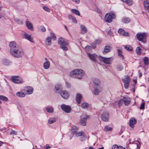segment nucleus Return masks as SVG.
Segmentation results:
<instances>
[{
	"label": "nucleus",
	"instance_id": "obj_64",
	"mask_svg": "<svg viewBox=\"0 0 149 149\" xmlns=\"http://www.w3.org/2000/svg\"><path fill=\"white\" fill-rule=\"evenodd\" d=\"M118 55H120V54H121V50L120 49H118Z\"/></svg>",
	"mask_w": 149,
	"mask_h": 149
},
{
	"label": "nucleus",
	"instance_id": "obj_39",
	"mask_svg": "<svg viewBox=\"0 0 149 149\" xmlns=\"http://www.w3.org/2000/svg\"><path fill=\"white\" fill-rule=\"evenodd\" d=\"M77 129L76 127H72L71 130V132L73 135H75L77 132Z\"/></svg>",
	"mask_w": 149,
	"mask_h": 149
},
{
	"label": "nucleus",
	"instance_id": "obj_33",
	"mask_svg": "<svg viewBox=\"0 0 149 149\" xmlns=\"http://www.w3.org/2000/svg\"><path fill=\"white\" fill-rule=\"evenodd\" d=\"M51 37H49L47 38L45 43L47 46H49L51 44Z\"/></svg>",
	"mask_w": 149,
	"mask_h": 149
},
{
	"label": "nucleus",
	"instance_id": "obj_34",
	"mask_svg": "<svg viewBox=\"0 0 149 149\" xmlns=\"http://www.w3.org/2000/svg\"><path fill=\"white\" fill-rule=\"evenodd\" d=\"M71 11L73 13L78 16H80V15L79 11L76 9H72L71 10Z\"/></svg>",
	"mask_w": 149,
	"mask_h": 149
},
{
	"label": "nucleus",
	"instance_id": "obj_30",
	"mask_svg": "<svg viewBox=\"0 0 149 149\" xmlns=\"http://www.w3.org/2000/svg\"><path fill=\"white\" fill-rule=\"evenodd\" d=\"M2 62L3 65H10L11 62L6 59H4L2 60Z\"/></svg>",
	"mask_w": 149,
	"mask_h": 149
},
{
	"label": "nucleus",
	"instance_id": "obj_42",
	"mask_svg": "<svg viewBox=\"0 0 149 149\" xmlns=\"http://www.w3.org/2000/svg\"><path fill=\"white\" fill-rule=\"evenodd\" d=\"M50 36L51 38H52V39L54 40H55L56 39V37L55 35L52 33H50Z\"/></svg>",
	"mask_w": 149,
	"mask_h": 149
},
{
	"label": "nucleus",
	"instance_id": "obj_8",
	"mask_svg": "<svg viewBox=\"0 0 149 149\" xmlns=\"http://www.w3.org/2000/svg\"><path fill=\"white\" fill-rule=\"evenodd\" d=\"M61 109L66 113H69L71 112V108L70 107L64 104H62L61 106Z\"/></svg>",
	"mask_w": 149,
	"mask_h": 149
},
{
	"label": "nucleus",
	"instance_id": "obj_25",
	"mask_svg": "<svg viewBox=\"0 0 149 149\" xmlns=\"http://www.w3.org/2000/svg\"><path fill=\"white\" fill-rule=\"evenodd\" d=\"M24 37L26 39L29 41L31 42H33V39L31 37V35L28 34L26 33H25L24 34Z\"/></svg>",
	"mask_w": 149,
	"mask_h": 149
},
{
	"label": "nucleus",
	"instance_id": "obj_29",
	"mask_svg": "<svg viewBox=\"0 0 149 149\" xmlns=\"http://www.w3.org/2000/svg\"><path fill=\"white\" fill-rule=\"evenodd\" d=\"M111 49V47L109 46H106L104 47V51L103 53L104 54V53H107L110 52Z\"/></svg>",
	"mask_w": 149,
	"mask_h": 149
},
{
	"label": "nucleus",
	"instance_id": "obj_60",
	"mask_svg": "<svg viewBox=\"0 0 149 149\" xmlns=\"http://www.w3.org/2000/svg\"><path fill=\"white\" fill-rule=\"evenodd\" d=\"M72 20L73 22L76 23H77V20L74 17H73Z\"/></svg>",
	"mask_w": 149,
	"mask_h": 149
},
{
	"label": "nucleus",
	"instance_id": "obj_37",
	"mask_svg": "<svg viewBox=\"0 0 149 149\" xmlns=\"http://www.w3.org/2000/svg\"><path fill=\"white\" fill-rule=\"evenodd\" d=\"M122 21L124 23H128L130 22V19L128 18H124L122 19Z\"/></svg>",
	"mask_w": 149,
	"mask_h": 149
},
{
	"label": "nucleus",
	"instance_id": "obj_51",
	"mask_svg": "<svg viewBox=\"0 0 149 149\" xmlns=\"http://www.w3.org/2000/svg\"><path fill=\"white\" fill-rule=\"evenodd\" d=\"M124 30L122 29H120L118 30V33L120 35H122L124 32Z\"/></svg>",
	"mask_w": 149,
	"mask_h": 149
},
{
	"label": "nucleus",
	"instance_id": "obj_24",
	"mask_svg": "<svg viewBox=\"0 0 149 149\" xmlns=\"http://www.w3.org/2000/svg\"><path fill=\"white\" fill-rule=\"evenodd\" d=\"M81 29V33L82 34H84L87 31V30L86 27L82 24L80 25Z\"/></svg>",
	"mask_w": 149,
	"mask_h": 149
},
{
	"label": "nucleus",
	"instance_id": "obj_49",
	"mask_svg": "<svg viewBox=\"0 0 149 149\" xmlns=\"http://www.w3.org/2000/svg\"><path fill=\"white\" fill-rule=\"evenodd\" d=\"M42 8L43 9L45 10V11L48 12H50V10L47 7L45 6H43L42 7Z\"/></svg>",
	"mask_w": 149,
	"mask_h": 149
},
{
	"label": "nucleus",
	"instance_id": "obj_28",
	"mask_svg": "<svg viewBox=\"0 0 149 149\" xmlns=\"http://www.w3.org/2000/svg\"><path fill=\"white\" fill-rule=\"evenodd\" d=\"M122 80L124 83H129L131 81L130 77L127 75L125 76V78Z\"/></svg>",
	"mask_w": 149,
	"mask_h": 149
},
{
	"label": "nucleus",
	"instance_id": "obj_43",
	"mask_svg": "<svg viewBox=\"0 0 149 149\" xmlns=\"http://www.w3.org/2000/svg\"><path fill=\"white\" fill-rule=\"evenodd\" d=\"M117 70L119 71H121L123 69V66L120 64L118 65L117 66Z\"/></svg>",
	"mask_w": 149,
	"mask_h": 149
},
{
	"label": "nucleus",
	"instance_id": "obj_56",
	"mask_svg": "<svg viewBox=\"0 0 149 149\" xmlns=\"http://www.w3.org/2000/svg\"><path fill=\"white\" fill-rule=\"evenodd\" d=\"M96 45L97 44L94 43H94H92L91 44V46L94 49H95L96 47Z\"/></svg>",
	"mask_w": 149,
	"mask_h": 149
},
{
	"label": "nucleus",
	"instance_id": "obj_32",
	"mask_svg": "<svg viewBox=\"0 0 149 149\" xmlns=\"http://www.w3.org/2000/svg\"><path fill=\"white\" fill-rule=\"evenodd\" d=\"M19 97H25V94L22 91L18 92L16 94Z\"/></svg>",
	"mask_w": 149,
	"mask_h": 149
},
{
	"label": "nucleus",
	"instance_id": "obj_63",
	"mask_svg": "<svg viewBox=\"0 0 149 149\" xmlns=\"http://www.w3.org/2000/svg\"><path fill=\"white\" fill-rule=\"evenodd\" d=\"M17 23L18 24H23V23L22 22V21L20 19L19 20V21Z\"/></svg>",
	"mask_w": 149,
	"mask_h": 149
},
{
	"label": "nucleus",
	"instance_id": "obj_55",
	"mask_svg": "<svg viewBox=\"0 0 149 149\" xmlns=\"http://www.w3.org/2000/svg\"><path fill=\"white\" fill-rule=\"evenodd\" d=\"M70 84L68 82H65V86L66 88H69L70 86Z\"/></svg>",
	"mask_w": 149,
	"mask_h": 149
},
{
	"label": "nucleus",
	"instance_id": "obj_16",
	"mask_svg": "<svg viewBox=\"0 0 149 149\" xmlns=\"http://www.w3.org/2000/svg\"><path fill=\"white\" fill-rule=\"evenodd\" d=\"M90 118V116L89 115H87L84 118H81L80 121L81 124L82 125L85 126L86 125L87 119H89Z\"/></svg>",
	"mask_w": 149,
	"mask_h": 149
},
{
	"label": "nucleus",
	"instance_id": "obj_17",
	"mask_svg": "<svg viewBox=\"0 0 149 149\" xmlns=\"http://www.w3.org/2000/svg\"><path fill=\"white\" fill-rule=\"evenodd\" d=\"M9 45L10 47V51L14 50L16 48H17L18 47L17 46L16 42L15 41L11 42L9 43Z\"/></svg>",
	"mask_w": 149,
	"mask_h": 149
},
{
	"label": "nucleus",
	"instance_id": "obj_52",
	"mask_svg": "<svg viewBox=\"0 0 149 149\" xmlns=\"http://www.w3.org/2000/svg\"><path fill=\"white\" fill-rule=\"evenodd\" d=\"M10 134L12 135H17V132L15 131V130H12L10 133Z\"/></svg>",
	"mask_w": 149,
	"mask_h": 149
},
{
	"label": "nucleus",
	"instance_id": "obj_9",
	"mask_svg": "<svg viewBox=\"0 0 149 149\" xmlns=\"http://www.w3.org/2000/svg\"><path fill=\"white\" fill-rule=\"evenodd\" d=\"M109 118V114L107 111L103 112L101 115L102 120L104 122L108 121Z\"/></svg>",
	"mask_w": 149,
	"mask_h": 149
},
{
	"label": "nucleus",
	"instance_id": "obj_21",
	"mask_svg": "<svg viewBox=\"0 0 149 149\" xmlns=\"http://www.w3.org/2000/svg\"><path fill=\"white\" fill-rule=\"evenodd\" d=\"M123 101L125 104L127 106L128 105L130 102V99L128 97H124L123 98Z\"/></svg>",
	"mask_w": 149,
	"mask_h": 149
},
{
	"label": "nucleus",
	"instance_id": "obj_53",
	"mask_svg": "<svg viewBox=\"0 0 149 149\" xmlns=\"http://www.w3.org/2000/svg\"><path fill=\"white\" fill-rule=\"evenodd\" d=\"M145 105V103L144 102H143L142 103L141 105V106L140 107V109H143L144 108V107Z\"/></svg>",
	"mask_w": 149,
	"mask_h": 149
},
{
	"label": "nucleus",
	"instance_id": "obj_44",
	"mask_svg": "<svg viewBox=\"0 0 149 149\" xmlns=\"http://www.w3.org/2000/svg\"><path fill=\"white\" fill-rule=\"evenodd\" d=\"M136 52L138 54H141V49L140 47H138L136 49Z\"/></svg>",
	"mask_w": 149,
	"mask_h": 149
},
{
	"label": "nucleus",
	"instance_id": "obj_15",
	"mask_svg": "<svg viewBox=\"0 0 149 149\" xmlns=\"http://www.w3.org/2000/svg\"><path fill=\"white\" fill-rule=\"evenodd\" d=\"M82 99V95L79 93H77L76 95V101L78 104H80Z\"/></svg>",
	"mask_w": 149,
	"mask_h": 149
},
{
	"label": "nucleus",
	"instance_id": "obj_11",
	"mask_svg": "<svg viewBox=\"0 0 149 149\" xmlns=\"http://www.w3.org/2000/svg\"><path fill=\"white\" fill-rule=\"evenodd\" d=\"M59 94L62 97L65 99L68 98L69 96V93L65 90L62 91Z\"/></svg>",
	"mask_w": 149,
	"mask_h": 149
},
{
	"label": "nucleus",
	"instance_id": "obj_14",
	"mask_svg": "<svg viewBox=\"0 0 149 149\" xmlns=\"http://www.w3.org/2000/svg\"><path fill=\"white\" fill-rule=\"evenodd\" d=\"M102 91V89L100 86H97L96 87H95L94 90L93 91V93L95 95H98Z\"/></svg>",
	"mask_w": 149,
	"mask_h": 149
},
{
	"label": "nucleus",
	"instance_id": "obj_19",
	"mask_svg": "<svg viewBox=\"0 0 149 149\" xmlns=\"http://www.w3.org/2000/svg\"><path fill=\"white\" fill-rule=\"evenodd\" d=\"M26 94L28 95H30L32 94L33 92V88L31 86L27 87L25 89Z\"/></svg>",
	"mask_w": 149,
	"mask_h": 149
},
{
	"label": "nucleus",
	"instance_id": "obj_18",
	"mask_svg": "<svg viewBox=\"0 0 149 149\" xmlns=\"http://www.w3.org/2000/svg\"><path fill=\"white\" fill-rule=\"evenodd\" d=\"M136 120L134 118H131L130 120L129 125L130 127L132 128H133L134 127V125L136 123Z\"/></svg>",
	"mask_w": 149,
	"mask_h": 149
},
{
	"label": "nucleus",
	"instance_id": "obj_59",
	"mask_svg": "<svg viewBox=\"0 0 149 149\" xmlns=\"http://www.w3.org/2000/svg\"><path fill=\"white\" fill-rule=\"evenodd\" d=\"M124 86L126 89H127L128 88L129 83H124Z\"/></svg>",
	"mask_w": 149,
	"mask_h": 149
},
{
	"label": "nucleus",
	"instance_id": "obj_62",
	"mask_svg": "<svg viewBox=\"0 0 149 149\" xmlns=\"http://www.w3.org/2000/svg\"><path fill=\"white\" fill-rule=\"evenodd\" d=\"M117 149H125V148L123 147L122 146H118V147Z\"/></svg>",
	"mask_w": 149,
	"mask_h": 149
},
{
	"label": "nucleus",
	"instance_id": "obj_36",
	"mask_svg": "<svg viewBox=\"0 0 149 149\" xmlns=\"http://www.w3.org/2000/svg\"><path fill=\"white\" fill-rule=\"evenodd\" d=\"M81 107L84 109H86L89 107L88 104L86 102H83L81 104Z\"/></svg>",
	"mask_w": 149,
	"mask_h": 149
},
{
	"label": "nucleus",
	"instance_id": "obj_58",
	"mask_svg": "<svg viewBox=\"0 0 149 149\" xmlns=\"http://www.w3.org/2000/svg\"><path fill=\"white\" fill-rule=\"evenodd\" d=\"M72 1L74 2H75V3L78 4L80 2V0H71Z\"/></svg>",
	"mask_w": 149,
	"mask_h": 149
},
{
	"label": "nucleus",
	"instance_id": "obj_41",
	"mask_svg": "<svg viewBox=\"0 0 149 149\" xmlns=\"http://www.w3.org/2000/svg\"><path fill=\"white\" fill-rule=\"evenodd\" d=\"M125 49L128 51H132L133 49L132 47L129 45L124 46Z\"/></svg>",
	"mask_w": 149,
	"mask_h": 149
},
{
	"label": "nucleus",
	"instance_id": "obj_47",
	"mask_svg": "<svg viewBox=\"0 0 149 149\" xmlns=\"http://www.w3.org/2000/svg\"><path fill=\"white\" fill-rule=\"evenodd\" d=\"M39 29L40 30L43 32H45L46 31V29L43 26H40Z\"/></svg>",
	"mask_w": 149,
	"mask_h": 149
},
{
	"label": "nucleus",
	"instance_id": "obj_3",
	"mask_svg": "<svg viewBox=\"0 0 149 149\" xmlns=\"http://www.w3.org/2000/svg\"><path fill=\"white\" fill-rule=\"evenodd\" d=\"M10 54L13 57L16 58L21 57L23 54V51L19 47L16 48L14 50L10 51Z\"/></svg>",
	"mask_w": 149,
	"mask_h": 149
},
{
	"label": "nucleus",
	"instance_id": "obj_7",
	"mask_svg": "<svg viewBox=\"0 0 149 149\" xmlns=\"http://www.w3.org/2000/svg\"><path fill=\"white\" fill-rule=\"evenodd\" d=\"M11 80L13 83L15 84H21L24 82L23 80L19 78L18 76H13L11 78Z\"/></svg>",
	"mask_w": 149,
	"mask_h": 149
},
{
	"label": "nucleus",
	"instance_id": "obj_57",
	"mask_svg": "<svg viewBox=\"0 0 149 149\" xmlns=\"http://www.w3.org/2000/svg\"><path fill=\"white\" fill-rule=\"evenodd\" d=\"M118 146L117 145H114L112 147V149H117Z\"/></svg>",
	"mask_w": 149,
	"mask_h": 149
},
{
	"label": "nucleus",
	"instance_id": "obj_61",
	"mask_svg": "<svg viewBox=\"0 0 149 149\" xmlns=\"http://www.w3.org/2000/svg\"><path fill=\"white\" fill-rule=\"evenodd\" d=\"M73 16L71 15H68V18L69 19H72V18L73 17Z\"/></svg>",
	"mask_w": 149,
	"mask_h": 149
},
{
	"label": "nucleus",
	"instance_id": "obj_23",
	"mask_svg": "<svg viewBox=\"0 0 149 149\" xmlns=\"http://www.w3.org/2000/svg\"><path fill=\"white\" fill-rule=\"evenodd\" d=\"M55 91L56 93H60L62 90V86L61 85H57L55 86Z\"/></svg>",
	"mask_w": 149,
	"mask_h": 149
},
{
	"label": "nucleus",
	"instance_id": "obj_10",
	"mask_svg": "<svg viewBox=\"0 0 149 149\" xmlns=\"http://www.w3.org/2000/svg\"><path fill=\"white\" fill-rule=\"evenodd\" d=\"M85 134L84 132L83 131H81L79 132H77L75 135L76 137L81 136L80 140L81 141H83L85 140Z\"/></svg>",
	"mask_w": 149,
	"mask_h": 149
},
{
	"label": "nucleus",
	"instance_id": "obj_46",
	"mask_svg": "<svg viewBox=\"0 0 149 149\" xmlns=\"http://www.w3.org/2000/svg\"><path fill=\"white\" fill-rule=\"evenodd\" d=\"M125 2L129 5H131L133 4L132 1L131 0H126Z\"/></svg>",
	"mask_w": 149,
	"mask_h": 149
},
{
	"label": "nucleus",
	"instance_id": "obj_6",
	"mask_svg": "<svg viewBox=\"0 0 149 149\" xmlns=\"http://www.w3.org/2000/svg\"><path fill=\"white\" fill-rule=\"evenodd\" d=\"M99 59L106 64H110L111 63L113 58L112 57L105 58L101 56H99Z\"/></svg>",
	"mask_w": 149,
	"mask_h": 149
},
{
	"label": "nucleus",
	"instance_id": "obj_40",
	"mask_svg": "<svg viewBox=\"0 0 149 149\" xmlns=\"http://www.w3.org/2000/svg\"><path fill=\"white\" fill-rule=\"evenodd\" d=\"M0 99L4 101H7L8 100L7 97L2 95H0Z\"/></svg>",
	"mask_w": 149,
	"mask_h": 149
},
{
	"label": "nucleus",
	"instance_id": "obj_50",
	"mask_svg": "<svg viewBox=\"0 0 149 149\" xmlns=\"http://www.w3.org/2000/svg\"><path fill=\"white\" fill-rule=\"evenodd\" d=\"M91 47L90 46L88 45L85 47V49L86 51L88 52L90 51L91 49Z\"/></svg>",
	"mask_w": 149,
	"mask_h": 149
},
{
	"label": "nucleus",
	"instance_id": "obj_38",
	"mask_svg": "<svg viewBox=\"0 0 149 149\" xmlns=\"http://www.w3.org/2000/svg\"><path fill=\"white\" fill-rule=\"evenodd\" d=\"M112 127H109L108 125L106 126L104 129V131H111L112 130Z\"/></svg>",
	"mask_w": 149,
	"mask_h": 149
},
{
	"label": "nucleus",
	"instance_id": "obj_5",
	"mask_svg": "<svg viewBox=\"0 0 149 149\" xmlns=\"http://www.w3.org/2000/svg\"><path fill=\"white\" fill-rule=\"evenodd\" d=\"M115 15L113 13H107L104 17L105 21L108 23L111 22L113 19L115 17Z\"/></svg>",
	"mask_w": 149,
	"mask_h": 149
},
{
	"label": "nucleus",
	"instance_id": "obj_48",
	"mask_svg": "<svg viewBox=\"0 0 149 149\" xmlns=\"http://www.w3.org/2000/svg\"><path fill=\"white\" fill-rule=\"evenodd\" d=\"M101 40L100 39H97L95 40L94 43L97 45H99L101 42Z\"/></svg>",
	"mask_w": 149,
	"mask_h": 149
},
{
	"label": "nucleus",
	"instance_id": "obj_22",
	"mask_svg": "<svg viewBox=\"0 0 149 149\" xmlns=\"http://www.w3.org/2000/svg\"><path fill=\"white\" fill-rule=\"evenodd\" d=\"M57 118L55 117L53 118H50L48 120V124H51L55 123L56 122Z\"/></svg>",
	"mask_w": 149,
	"mask_h": 149
},
{
	"label": "nucleus",
	"instance_id": "obj_20",
	"mask_svg": "<svg viewBox=\"0 0 149 149\" xmlns=\"http://www.w3.org/2000/svg\"><path fill=\"white\" fill-rule=\"evenodd\" d=\"M143 4L145 10L149 12V1L148 0H144Z\"/></svg>",
	"mask_w": 149,
	"mask_h": 149
},
{
	"label": "nucleus",
	"instance_id": "obj_31",
	"mask_svg": "<svg viewBox=\"0 0 149 149\" xmlns=\"http://www.w3.org/2000/svg\"><path fill=\"white\" fill-rule=\"evenodd\" d=\"M50 65V63L49 61H45L43 64L44 68L45 69H48L49 68Z\"/></svg>",
	"mask_w": 149,
	"mask_h": 149
},
{
	"label": "nucleus",
	"instance_id": "obj_45",
	"mask_svg": "<svg viewBox=\"0 0 149 149\" xmlns=\"http://www.w3.org/2000/svg\"><path fill=\"white\" fill-rule=\"evenodd\" d=\"M123 101V99H121L118 101V104L119 107H120L122 105L123 103L124 102Z\"/></svg>",
	"mask_w": 149,
	"mask_h": 149
},
{
	"label": "nucleus",
	"instance_id": "obj_4",
	"mask_svg": "<svg viewBox=\"0 0 149 149\" xmlns=\"http://www.w3.org/2000/svg\"><path fill=\"white\" fill-rule=\"evenodd\" d=\"M147 34L146 33H138L136 34L137 39L139 41H142L143 43L146 42V37Z\"/></svg>",
	"mask_w": 149,
	"mask_h": 149
},
{
	"label": "nucleus",
	"instance_id": "obj_12",
	"mask_svg": "<svg viewBox=\"0 0 149 149\" xmlns=\"http://www.w3.org/2000/svg\"><path fill=\"white\" fill-rule=\"evenodd\" d=\"M87 55L89 58L92 61L95 62H96V58L97 57V55L95 54H91L89 53H87Z\"/></svg>",
	"mask_w": 149,
	"mask_h": 149
},
{
	"label": "nucleus",
	"instance_id": "obj_26",
	"mask_svg": "<svg viewBox=\"0 0 149 149\" xmlns=\"http://www.w3.org/2000/svg\"><path fill=\"white\" fill-rule=\"evenodd\" d=\"M46 111L48 113H52L54 112V108L52 106H48L46 108Z\"/></svg>",
	"mask_w": 149,
	"mask_h": 149
},
{
	"label": "nucleus",
	"instance_id": "obj_2",
	"mask_svg": "<svg viewBox=\"0 0 149 149\" xmlns=\"http://www.w3.org/2000/svg\"><path fill=\"white\" fill-rule=\"evenodd\" d=\"M58 43L60 45V47L64 51H66L68 48L66 46L68 44L67 40L62 37H60L58 40Z\"/></svg>",
	"mask_w": 149,
	"mask_h": 149
},
{
	"label": "nucleus",
	"instance_id": "obj_1",
	"mask_svg": "<svg viewBox=\"0 0 149 149\" xmlns=\"http://www.w3.org/2000/svg\"><path fill=\"white\" fill-rule=\"evenodd\" d=\"M84 74V71L81 69H75L70 73L71 76L76 77L79 79H82V77Z\"/></svg>",
	"mask_w": 149,
	"mask_h": 149
},
{
	"label": "nucleus",
	"instance_id": "obj_27",
	"mask_svg": "<svg viewBox=\"0 0 149 149\" xmlns=\"http://www.w3.org/2000/svg\"><path fill=\"white\" fill-rule=\"evenodd\" d=\"M26 25L29 30H33V25L29 21H26Z\"/></svg>",
	"mask_w": 149,
	"mask_h": 149
},
{
	"label": "nucleus",
	"instance_id": "obj_54",
	"mask_svg": "<svg viewBox=\"0 0 149 149\" xmlns=\"http://www.w3.org/2000/svg\"><path fill=\"white\" fill-rule=\"evenodd\" d=\"M122 35L123 36H129V33L127 32H125L124 31Z\"/></svg>",
	"mask_w": 149,
	"mask_h": 149
},
{
	"label": "nucleus",
	"instance_id": "obj_13",
	"mask_svg": "<svg viewBox=\"0 0 149 149\" xmlns=\"http://www.w3.org/2000/svg\"><path fill=\"white\" fill-rule=\"evenodd\" d=\"M92 81L93 84L95 86H99L101 84V81L99 79L97 78H94L92 79Z\"/></svg>",
	"mask_w": 149,
	"mask_h": 149
},
{
	"label": "nucleus",
	"instance_id": "obj_35",
	"mask_svg": "<svg viewBox=\"0 0 149 149\" xmlns=\"http://www.w3.org/2000/svg\"><path fill=\"white\" fill-rule=\"evenodd\" d=\"M143 61L144 64L145 65H148L149 64V59L148 58L146 57H145L143 59Z\"/></svg>",
	"mask_w": 149,
	"mask_h": 149
}]
</instances>
